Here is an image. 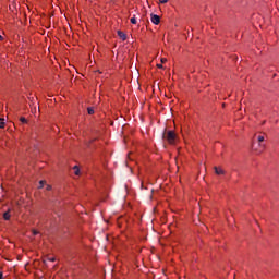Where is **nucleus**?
Returning <instances> with one entry per match:
<instances>
[{"mask_svg":"<svg viewBox=\"0 0 279 279\" xmlns=\"http://www.w3.org/2000/svg\"><path fill=\"white\" fill-rule=\"evenodd\" d=\"M163 138L170 144L173 145L175 143V132L173 131H168L167 133L163 134Z\"/></svg>","mask_w":279,"mask_h":279,"instance_id":"1","label":"nucleus"},{"mask_svg":"<svg viewBox=\"0 0 279 279\" xmlns=\"http://www.w3.org/2000/svg\"><path fill=\"white\" fill-rule=\"evenodd\" d=\"M257 141H258V143H259V148H260V150L258 151V154H263V150L265 149V145H264V144H260V143H263V141H265V136L259 135V136L257 137Z\"/></svg>","mask_w":279,"mask_h":279,"instance_id":"2","label":"nucleus"},{"mask_svg":"<svg viewBox=\"0 0 279 279\" xmlns=\"http://www.w3.org/2000/svg\"><path fill=\"white\" fill-rule=\"evenodd\" d=\"M150 21L154 23V25H159L160 24V16L156 14L150 15Z\"/></svg>","mask_w":279,"mask_h":279,"instance_id":"3","label":"nucleus"},{"mask_svg":"<svg viewBox=\"0 0 279 279\" xmlns=\"http://www.w3.org/2000/svg\"><path fill=\"white\" fill-rule=\"evenodd\" d=\"M118 36L121 38V40H128V35H125V33L122 31H118Z\"/></svg>","mask_w":279,"mask_h":279,"instance_id":"4","label":"nucleus"},{"mask_svg":"<svg viewBox=\"0 0 279 279\" xmlns=\"http://www.w3.org/2000/svg\"><path fill=\"white\" fill-rule=\"evenodd\" d=\"M215 173H216V175H223V173H226V171H223V169H221V168L215 167Z\"/></svg>","mask_w":279,"mask_h":279,"instance_id":"5","label":"nucleus"},{"mask_svg":"<svg viewBox=\"0 0 279 279\" xmlns=\"http://www.w3.org/2000/svg\"><path fill=\"white\" fill-rule=\"evenodd\" d=\"M3 219H5V221H10V211H5L3 214Z\"/></svg>","mask_w":279,"mask_h":279,"instance_id":"6","label":"nucleus"},{"mask_svg":"<svg viewBox=\"0 0 279 279\" xmlns=\"http://www.w3.org/2000/svg\"><path fill=\"white\" fill-rule=\"evenodd\" d=\"M73 170H74L75 175H80V167L74 166Z\"/></svg>","mask_w":279,"mask_h":279,"instance_id":"7","label":"nucleus"},{"mask_svg":"<svg viewBox=\"0 0 279 279\" xmlns=\"http://www.w3.org/2000/svg\"><path fill=\"white\" fill-rule=\"evenodd\" d=\"M0 129H2L3 130V128H5V119H0Z\"/></svg>","mask_w":279,"mask_h":279,"instance_id":"8","label":"nucleus"},{"mask_svg":"<svg viewBox=\"0 0 279 279\" xmlns=\"http://www.w3.org/2000/svg\"><path fill=\"white\" fill-rule=\"evenodd\" d=\"M87 112H88V114H95V109H93V107H89L87 109Z\"/></svg>","mask_w":279,"mask_h":279,"instance_id":"9","label":"nucleus"},{"mask_svg":"<svg viewBox=\"0 0 279 279\" xmlns=\"http://www.w3.org/2000/svg\"><path fill=\"white\" fill-rule=\"evenodd\" d=\"M131 23H132L133 25H136V17H131Z\"/></svg>","mask_w":279,"mask_h":279,"instance_id":"10","label":"nucleus"},{"mask_svg":"<svg viewBox=\"0 0 279 279\" xmlns=\"http://www.w3.org/2000/svg\"><path fill=\"white\" fill-rule=\"evenodd\" d=\"M20 121H21V123H27V119H25V118H20Z\"/></svg>","mask_w":279,"mask_h":279,"instance_id":"11","label":"nucleus"},{"mask_svg":"<svg viewBox=\"0 0 279 279\" xmlns=\"http://www.w3.org/2000/svg\"><path fill=\"white\" fill-rule=\"evenodd\" d=\"M45 186V181L39 182V189H43Z\"/></svg>","mask_w":279,"mask_h":279,"instance_id":"12","label":"nucleus"},{"mask_svg":"<svg viewBox=\"0 0 279 279\" xmlns=\"http://www.w3.org/2000/svg\"><path fill=\"white\" fill-rule=\"evenodd\" d=\"M167 62V58H161V63L165 64Z\"/></svg>","mask_w":279,"mask_h":279,"instance_id":"13","label":"nucleus"},{"mask_svg":"<svg viewBox=\"0 0 279 279\" xmlns=\"http://www.w3.org/2000/svg\"><path fill=\"white\" fill-rule=\"evenodd\" d=\"M169 0H159V3H167Z\"/></svg>","mask_w":279,"mask_h":279,"instance_id":"14","label":"nucleus"},{"mask_svg":"<svg viewBox=\"0 0 279 279\" xmlns=\"http://www.w3.org/2000/svg\"><path fill=\"white\" fill-rule=\"evenodd\" d=\"M33 234H34V236H36V234H39V232L36 230H33Z\"/></svg>","mask_w":279,"mask_h":279,"instance_id":"15","label":"nucleus"},{"mask_svg":"<svg viewBox=\"0 0 279 279\" xmlns=\"http://www.w3.org/2000/svg\"><path fill=\"white\" fill-rule=\"evenodd\" d=\"M46 190L51 191V185H47Z\"/></svg>","mask_w":279,"mask_h":279,"instance_id":"16","label":"nucleus"},{"mask_svg":"<svg viewBox=\"0 0 279 279\" xmlns=\"http://www.w3.org/2000/svg\"><path fill=\"white\" fill-rule=\"evenodd\" d=\"M51 263H54L56 262V258H50L49 259Z\"/></svg>","mask_w":279,"mask_h":279,"instance_id":"17","label":"nucleus"},{"mask_svg":"<svg viewBox=\"0 0 279 279\" xmlns=\"http://www.w3.org/2000/svg\"><path fill=\"white\" fill-rule=\"evenodd\" d=\"M158 69H162V64H157Z\"/></svg>","mask_w":279,"mask_h":279,"instance_id":"18","label":"nucleus"},{"mask_svg":"<svg viewBox=\"0 0 279 279\" xmlns=\"http://www.w3.org/2000/svg\"><path fill=\"white\" fill-rule=\"evenodd\" d=\"M0 279H3V272H0Z\"/></svg>","mask_w":279,"mask_h":279,"instance_id":"19","label":"nucleus"},{"mask_svg":"<svg viewBox=\"0 0 279 279\" xmlns=\"http://www.w3.org/2000/svg\"><path fill=\"white\" fill-rule=\"evenodd\" d=\"M0 40H3V36L0 35Z\"/></svg>","mask_w":279,"mask_h":279,"instance_id":"20","label":"nucleus"}]
</instances>
